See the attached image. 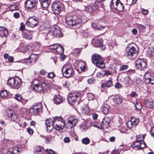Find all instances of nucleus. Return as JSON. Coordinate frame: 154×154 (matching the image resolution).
I'll return each instance as SVG.
<instances>
[{
  "label": "nucleus",
  "mask_w": 154,
  "mask_h": 154,
  "mask_svg": "<svg viewBox=\"0 0 154 154\" xmlns=\"http://www.w3.org/2000/svg\"><path fill=\"white\" fill-rule=\"evenodd\" d=\"M150 132L151 136L154 137V127L152 128Z\"/></svg>",
  "instance_id": "obj_64"
},
{
  "label": "nucleus",
  "mask_w": 154,
  "mask_h": 154,
  "mask_svg": "<svg viewBox=\"0 0 154 154\" xmlns=\"http://www.w3.org/2000/svg\"><path fill=\"white\" fill-rule=\"evenodd\" d=\"M106 86L107 87H109L112 86V80H109L106 82L105 83Z\"/></svg>",
  "instance_id": "obj_45"
},
{
  "label": "nucleus",
  "mask_w": 154,
  "mask_h": 154,
  "mask_svg": "<svg viewBox=\"0 0 154 154\" xmlns=\"http://www.w3.org/2000/svg\"><path fill=\"white\" fill-rule=\"evenodd\" d=\"M21 26L20 27V30L22 31V32L24 30H26L25 28V25L22 22L20 23Z\"/></svg>",
  "instance_id": "obj_51"
},
{
  "label": "nucleus",
  "mask_w": 154,
  "mask_h": 154,
  "mask_svg": "<svg viewBox=\"0 0 154 154\" xmlns=\"http://www.w3.org/2000/svg\"><path fill=\"white\" fill-rule=\"evenodd\" d=\"M103 40L102 38L95 39L94 42V46L98 47L102 46V48L104 50L105 47L103 45Z\"/></svg>",
  "instance_id": "obj_23"
},
{
  "label": "nucleus",
  "mask_w": 154,
  "mask_h": 154,
  "mask_svg": "<svg viewBox=\"0 0 154 154\" xmlns=\"http://www.w3.org/2000/svg\"><path fill=\"white\" fill-rule=\"evenodd\" d=\"M141 12L143 15H146L148 14V11L147 10L144 9L143 8H142L141 9Z\"/></svg>",
  "instance_id": "obj_63"
},
{
  "label": "nucleus",
  "mask_w": 154,
  "mask_h": 154,
  "mask_svg": "<svg viewBox=\"0 0 154 154\" xmlns=\"http://www.w3.org/2000/svg\"><path fill=\"white\" fill-rule=\"evenodd\" d=\"M82 49V48H75L73 52V54L76 56H79Z\"/></svg>",
  "instance_id": "obj_33"
},
{
  "label": "nucleus",
  "mask_w": 154,
  "mask_h": 154,
  "mask_svg": "<svg viewBox=\"0 0 154 154\" xmlns=\"http://www.w3.org/2000/svg\"><path fill=\"white\" fill-rule=\"evenodd\" d=\"M137 27L140 30H143L145 29L146 27L142 25L139 24H136Z\"/></svg>",
  "instance_id": "obj_43"
},
{
  "label": "nucleus",
  "mask_w": 154,
  "mask_h": 154,
  "mask_svg": "<svg viewBox=\"0 0 154 154\" xmlns=\"http://www.w3.org/2000/svg\"><path fill=\"white\" fill-rule=\"evenodd\" d=\"M65 21L67 25L71 26L80 25L82 22L81 20L76 16H67Z\"/></svg>",
  "instance_id": "obj_2"
},
{
  "label": "nucleus",
  "mask_w": 154,
  "mask_h": 154,
  "mask_svg": "<svg viewBox=\"0 0 154 154\" xmlns=\"http://www.w3.org/2000/svg\"><path fill=\"white\" fill-rule=\"evenodd\" d=\"M80 99V95L79 93L78 92H73L70 94L67 98L68 102L70 104L72 103H75L77 101V100Z\"/></svg>",
  "instance_id": "obj_10"
},
{
  "label": "nucleus",
  "mask_w": 154,
  "mask_h": 154,
  "mask_svg": "<svg viewBox=\"0 0 154 154\" xmlns=\"http://www.w3.org/2000/svg\"><path fill=\"white\" fill-rule=\"evenodd\" d=\"M88 82L89 84H93L94 83L95 79L94 78L89 79L88 80Z\"/></svg>",
  "instance_id": "obj_62"
},
{
  "label": "nucleus",
  "mask_w": 154,
  "mask_h": 154,
  "mask_svg": "<svg viewBox=\"0 0 154 154\" xmlns=\"http://www.w3.org/2000/svg\"><path fill=\"white\" fill-rule=\"evenodd\" d=\"M146 143L143 141H139L136 140L134 142L131 147L135 150L142 149L145 146Z\"/></svg>",
  "instance_id": "obj_13"
},
{
  "label": "nucleus",
  "mask_w": 154,
  "mask_h": 154,
  "mask_svg": "<svg viewBox=\"0 0 154 154\" xmlns=\"http://www.w3.org/2000/svg\"><path fill=\"white\" fill-rule=\"evenodd\" d=\"M36 5V3L35 0H27L25 2V7L29 9L35 7Z\"/></svg>",
  "instance_id": "obj_18"
},
{
  "label": "nucleus",
  "mask_w": 154,
  "mask_h": 154,
  "mask_svg": "<svg viewBox=\"0 0 154 154\" xmlns=\"http://www.w3.org/2000/svg\"><path fill=\"white\" fill-rule=\"evenodd\" d=\"M92 26L95 28H97L98 29H103L104 27L100 25V24L99 23H92Z\"/></svg>",
  "instance_id": "obj_29"
},
{
  "label": "nucleus",
  "mask_w": 154,
  "mask_h": 154,
  "mask_svg": "<svg viewBox=\"0 0 154 154\" xmlns=\"http://www.w3.org/2000/svg\"><path fill=\"white\" fill-rule=\"evenodd\" d=\"M42 151V149L41 147L39 146H35L34 149L35 154Z\"/></svg>",
  "instance_id": "obj_47"
},
{
  "label": "nucleus",
  "mask_w": 154,
  "mask_h": 154,
  "mask_svg": "<svg viewBox=\"0 0 154 154\" xmlns=\"http://www.w3.org/2000/svg\"><path fill=\"white\" fill-rule=\"evenodd\" d=\"M22 150L21 148L17 147H14L12 151H8L6 154H19Z\"/></svg>",
  "instance_id": "obj_26"
},
{
  "label": "nucleus",
  "mask_w": 154,
  "mask_h": 154,
  "mask_svg": "<svg viewBox=\"0 0 154 154\" xmlns=\"http://www.w3.org/2000/svg\"><path fill=\"white\" fill-rule=\"evenodd\" d=\"M7 113L8 117L10 118L12 121H14L17 119V116L13 110L8 109L7 110Z\"/></svg>",
  "instance_id": "obj_17"
},
{
  "label": "nucleus",
  "mask_w": 154,
  "mask_h": 154,
  "mask_svg": "<svg viewBox=\"0 0 154 154\" xmlns=\"http://www.w3.org/2000/svg\"><path fill=\"white\" fill-rule=\"evenodd\" d=\"M51 29L54 37H61L63 36L58 26L53 27Z\"/></svg>",
  "instance_id": "obj_15"
},
{
  "label": "nucleus",
  "mask_w": 154,
  "mask_h": 154,
  "mask_svg": "<svg viewBox=\"0 0 154 154\" xmlns=\"http://www.w3.org/2000/svg\"><path fill=\"white\" fill-rule=\"evenodd\" d=\"M41 6L44 8H46L48 7L51 3V1H48L40 2Z\"/></svg>",
  "instance_id": "obj_31"
},
{
  "label": "nucleus",
  "mask_w": 154,
  "mask_h": 154,
  "mask_svg": "<svg viewBox=\"0 0 154 154\" xmlns=\"http://www.w3.org/2000/svg\"><path fill=\"white\" fill-rule=\"evenodd\" d=\"M21 81L20 79L17 77L15 79L11 78L9 79L7 81L8 85L12 88H16L19 87L21 84Z\"/></svg>",
  "instance_id": "obj_6"
},
{
  "label": "nucleus",
  "mask_w": 154,
  "mask_h": 154,
  "mask_svg": "<svg viewBox=\"0 0 154 154\" xmlns=\"http://www.w3.org/2000/svg\"><path fill=\"white\" fill-rule=\"evenodd\" d=\"M46 151L48 154H54L55 153L54 151L51 149H47L46 150Z\"/></svg>",
  "instance_id": "obj_59"
},
{
  "label": "nucleus",
  "mask_w": 154,
  "mask_h": 154,
  "mask_svg": "<svg viewBox=\"0 0 154 154\" xmlns=\"http://www.w3.org/2000/svg\"><path fill=\"white\" fill-rule=\"evenodd\" d=\"M0 95L1 97L5 98L8 96V94L6 91L2 90L0 92Z\"/></svg>",
  "instance_id": "obj_38"
},
{
  "label": "nucleus",
  "mask_w": 154,
  "mask_h": 154,
  "mask_svg": "<svg viewBox=\"0 0 154 154\" xmlns=\"http://www.w3.org/2000/svg\"><path fill=\"white\" fill-rule=\"evenodd\" d=\"M59 44H54L51 47V48L52 49L54 50L55 51L56 50L57 48L58 47Z\"/></svg>",
  "instance_id": "obj_57"
},
{
  "label": "nucleus",
  "mask_w": 154,
  "mask_h": 154,
  "mask_svg": "<svg viewBox=\"0 0 154 154\" xmlns=\"http://www.w3.org/2000/svg\"><path fill=\"white\" fill-rule=\"evenodd\" d=\"M109 106L107 104H105L102 108V111L104 114H107L109 111Z\"/></svg>",
  "instance_id": "obj_30"
},
{
  "label": "nucleus",
  "mask_w": 154,
  "mask_h": 154,
  "mask_svg": "<svg viewBox=\"0 0 154 154\" xmlns=\"http://www.w3.org/2000/svg\"><path fill=\"white\" fill-rule=\"evenodd\" d=\"M92 63L96 66L99 68L103 69L105 67V65L102 57L100 55L95 54L92 56L91 59Z\"/></svg>",
  "instance_id": "obj_3"
},
{
  "label": "nucleus",
  "mask_w": 154,
  "mask_h": 154,
  "mask_svg": "<svg viewBox=\"0 0 154 154\" xmlns=\"http://www.w3.org/2000/svg\"><path fill=\"white\" fill-rule=\"evenodd\" d=\"M22 35L26 39H31L32 37V32L27 30H24L22 32Z\"/></svg>",
  "instance_id": "obj_21"
},
{
  "label": "nucleus",
  "mask_w": 154,
  "mask_h": 154,
  "mask_svg": "<svg viewBox=\"0 0 154 154\" xmlns=\"http://www.w3.org/2000/svg\"><path fill=\"white\" fill-rule=\"evenodd\" d=\"M64 48L60 45H59L55 51L58 54H62L63 53Z\"/></svg>",
  "instance_id": "obj_28"
},
{
  "label": "nucleus",
  "mask_w": 154,
  "mask_h": 154,
  "mask_svg": "<svg viewBox=\"0 0 154 154\" xmlns=\"http://www.w3.org/2000/svg\"><path fill=\"white\" fill-rule=\"evenodd\" d=\"M9 8L12 11L17 10L18 9V6L16 5H11L9 7Z\"/></svg>",
  "instance_id": "obj_42"
},
{
  "label": "nucleus",
  "mask_w": 154,
  "mask_h": 154,
  "mask_svg": "<svg viewBox=\"0 0 154 154\" xmlns=\"http://www.w3.org/2000/svg\"><path fill=\"white\" fill-rule=\"evenodd\" d=\"M39 110L36 109L33 106L30 109V113L32 115H36L38 114Z\"/></svg>",
  "instance_id": "obj_36"
},
{
  "label": "nucleus",
  "mask_w": 154,
  "mask_h": 154,
  "mask_svg": "<svg viewBox=\"0 0 154 154\" xmlns=\"http://www.w3.org/2000/svg\"><path fill=\"white\" fill-rule=\"evenodd\" d=\"M136 47V46L135 47L131 46V47H127L125 50V55L131 58L132 57L137 51Z\"/></svg>",
  "instance_id": "obj_12"
},
{
  "label": "nucleus",
  "mask_w": 154,
  "mask_h": 154,
  "mask_svg": "<svg viewBox=\"0 0 154 154\" xmlns=\"http://www.w3.org/2000/svg\"><path fill=\"white\" fill-rule=\"evenodd\" d=\"M63 75L66 78H69L73 76L74 72L72 66H69L66 67H63L62 69Z\"/></svg>",
  "instance_id": "obj_7"
},
{
  "label": "nucleus",
  "mask_w": 154,
  "mask_h": 154,
  "mask_svg": "<svg viewBox=\"0 0 154 154\" xmlns=\"http://www.w3.org/2000/svg\"><path fill=\"white\" fill-rule=\"evenodd\" d=\"M89 112V110L88 105L87 104L85 105L82 109V113L85 114H88Z\"/></svg>",
  "instance_id": "obj_35"
},
{
  "label": "nucleus",
  "mask_w": 154,
  "mask_h": 154,
  "mask_svg": "<svg viewBox=\"0 0 154 154\" xmlns=\"http://www.w3.org/2000/svg\"><path fill=\"white\" fill-rule=\"evenodd\" d=\"M110 6L111 9L120 11H123L124 8L123 4L120 2V0H111Z\"/></svg>",
  "instance_id": "obj_5"
},
{
  "label": "nucleus",
  "mask_w": 154,
  "mask_h": 154,
  "mask_svg": "<svg viewBox=\"0 0 154 154\" xmlns=\"http://www.w3.org/2000/svg\"><path fill=\"white\" fill-rule=\"evenodd\" d=\"M112 99V105L116 106L117 104H119L121 103L122 102V99L118 95H116L115 96L111 97Z\"/></svg>",
  "instance_id": "obj_16"
},
{
  "label": "nucleus",
  "mask_w": 154,
  "mask_h": 154,
  "mask_svg": "<svg viewBox=\"0 0 154 154\" xmlns=\"http://www.w3.org/2000/svg\"><path fill=\"white\" fill-rule=\"evenodd\" d=\"M122 86V85L118 82L116 83L115 85V87L116 88H120Z\"/></svg>",
  "instance_id": "obj_55"
},
{
  "label": "nucleus",
  "mask_w": 154,
  "mask_h": 154,
  "mask_svg": "<svg viewBox=\"0 0 154 154\" xmlns=\"http://www.w3.org/2000/svg\"><path fill=\"white\" fill-rule=\"evenodd\" d=\"M145 106L149 108H152L154 107V102L151 99L145 100L144 101Z\"/></svg>",
  "instance_id": "obj_25"
},
{
  "label": "nucleus",
  "mask_w": 154,
  "mask_h": 154,
  "mask_svg": "<svg viewBox=\"0 0 154 154\" xmlns=\"http://www.w3.org/2000/svg\"><path fill=\"white\" fill-rule=\"evenodd\" d=\"M33 88L37 92L43 94L50 91L49 85L45 82H43L41 85L38 83L35 84Z\"/></svg>",
  "instance_id": "obj_4"
},
{
  "label": "nucleus",
  "mask_w": 154,
  "mask_h": 154,
  "mask_svg": "<svg viewBox=\"0 0 154 154\" xmlns=\"http://www.w3.org/2000/svg\"><path fill=\"white\" fill-rule=\"evenodd\" d=\"M135 72V71L134 70L131 69L127 71L126 74L128 75H131Z\"/></svg>",
  "instance_id": "obj_58"
},
{
  "label": "nucleus",
  "mask_w": 154,
  "mask_h": 154,
  "mask_svg": "<svg viewBox=\"0 0 154 154\" xmlns=\"http://www.w3.org/2000/svg\"><path fill=\"white\" fill-rule=\"evenodd\" d=\"M130 121L135 126L137 125L139 122V119L134 117L131 118Z\"/></svg>",
  "instance_id": "obj_32"
},
{
  "label": "nucleus",
  "mask_w": 154,
  "mask_h": 154,
  "mask_svg": "<svg viewBox=\"0 0 154 154\" xmlns=\"http://www.w3.org/2000/svg\"><path fill=\"white\" fill-rule=\"evenodd\" d=\"M64 100V97L58 94L55 95L53 99V101L54 103L57 104H59L63 102Z\"/></svg>",
  "instance_id": "obj_19"
},
{
  "label": "nucleus",
  "mask_w": 154,
  "mask_h": 154,
  "mask_svg": "<svg viewBox=\"0 0 154 154\" xmlns=\"http://www.w3.org/2000/svg\"><path fill=\"white\" fill-rule=\"evenodd\" d=\"M26 59L27 60L26 61L27 63L33 64L35 63V61L37 60L38 57L37 55L32 54L30 55L28 58Z\"/></svg>",
  "instance_id": "obj_20"
},
{
  "label": "nucleus",
  "mask_w": 154,
  "mask_h": 154,
  "mask_svg": "<svg viewBox=\"0 0 154 154\" xmlns=\"http://www.w3.org/2000/svg\"><path fill=\"white\" fill-rule=\"evenodd\" d=\"M78 123L77 119L71 118L67 121V125L69 126V128H71L74 127Z\"/></svg>",
  "instance_id": "obj_24"
},
{
  "label": "nucleus",
  "mask_w": 154,
  "mask_h": 154,
  "mask_svg": "<svg viewBox=\"0 0 154 154\" xmlns=\"http://www.w3.org/2000/svg\"><path fill=\"white\" fill-rule=\"evenodd\" d=\"M135 107L137 109L140 110L142 108V105L140 102L137 101Z\"/></svg>",
  "instance_id": "obj_40"
},
{
  "label": "nucleus",
  "mask_w": 154,
  "mask_h": 154,
  "mask_svg": "<svg viewBox=\"0 0 154 154\" xmlns=\"http://www.w3.org/2000/svg\"><path fill=\"white\" fill-rule=\"evenodd\" d=\"M88 97L89 100H91L93 99L94 97V95L91 93H88Z\"/></svg>",
  "instance_id": "obj_56"
},
{
  "label": "nucleus",
  "mask_w": 154,
  "mask_h": 154,
  "mask_svg": "<svg viewBox=\"0 0 154 154\" xmlns=\"http://www.w3.org/2000/svg\"><path fill=\"white\" fill-rule=\"evenodd\" d=\"M55 76V74L53 72L48 73L47 75L48 78L51 79L53 78Z\"/></svg>",
  "instance_id": "obj_54"
},
{
  "label": "nucleus",
  "mask_w": 154,
  "mask_h": 154,
  "mask_svg": "<svg viewBox=\"0 0 154 154\" xmlns=\"http://www.w3.org/2000/svg\"><path fill=\"white\" fill-rule=\"evenodd\" d=\"M33 107L35 108V109L38 110L41 109L42 108V103H35Z\"/></svg>",
  "instance_id": "obj_34"
},
{
  "label": "nucleus",
  "mask_w": 154,
  "mask_h": 154,
  "mask_svg": "<svg viewBox=\"0 0 154 154\" xmlns=\"http://www.w3.org/2000/svg\"><path fill=\"white\" fill-rule=\"evenodd\" d=\"M82 143L85 145L89 144L90 142V140L88 137H85L82 140Z\"/></svg>",
  "instance_id": "obj_41"
},
{
  "label": "nucleus",
  "mask_w": 154,
  "mask_h": 154,
  "mask_svg": "<svg viewBox=\"0 0 154 154\" xmlns=\"http://www.w3.org/2000/svg\"><path fill=\"white\" fill-rule=\"evenodd\" d=\"M147 66V63L143 59L138 58L135 62L136 68L140 70H142Z\"/></svg>",
  "instance_id": "obj_9"
},
{
  "label": "nucleus",
  "mask_w": 154,
  "mask_h": 154,
  "mask_svg": "<svg viewBox=\"0 0 154 154\" xmlns=\"http://www.w3.org/2000/svg\"><path fill=\"white\" fill-rule=\"evenodd\" d=\"M130 78L128 76L124 77L122 80V83L125 85L129 83Z\"/></svg>",
  "instance_id": "obj_37"
},
{
  "label": "nucleus",
  "mask_w": 154,
  "mask_h": 154,
  "mask_svg": "<svg viewBox=\"0 0 154 154\" xmlns=\"http://www.w3.org/2000/svg\"><path fill=\"white\" fill-rule=\"evenodd\" d=\"M38 23V19L35 17H30L27 20L26 24L27 26L31 27L36 26Z\"/></svg>",
  "instance_id": "obj_14"
},
{
  "label": "nucleus",
  "mask_w": 154,
  "mask_h": 154,
  "mask_svg": "<svg viewBox=\"0 0 154 154\" xmlns=\"http://www.w3.org/2000/svg\"><path fill=\"white\" fill-rule=\"evenodd\" d=\"M131 97H134L137 96V94L134 91H132L130 94Z\"/></svg>",
  "instance_id": "obj_60"
},
{
  "label": "nucleus",
  "mask_w": 154,
  "mask_h": 154,
  "mask_svg": "<svg viewBox=\"0 0 154 154\" xmlns=\"http://www.w3.org/2000/svg\"><path fill=\"white\" fill-rule=\"evenodd\" d=\"M126 125L128 128L130 129L133 126H134V125H133L131 121L130 120L127 122L126 123Z\"/></svg>",
  "instance_id": "obj_52"
},
{
  "label": "nucleus",
  "mask_w": 154,
  "mask_h": 154,
  "mask_svg": "<svg viewBox=\"0 0 154 154\" xmlns=\"http://www.w3.org/2000/svg\"><path fill=\"white\" fill-rule=\"evenodd\" d=\"M52 124L54 128L58 131L62 130L65 126L64 120L60 117H56L54 118Z\"/></svg>",
  "instance_id": "obj_1"
},
{
  "label": "nucleus",
  "mask_w": 154,
  "mask_h": 154,
  "mask_svg": "<svg viewBox=\"0 0 154 154\" xmlns=\"http://www.w3.org/2000/svg\"><path fill=\"white\" fill-rule=\"evenodd\" d=\"M52 121L51 119H47L45 120V124L47 125H52Z\"/></svg>",
  "instance_id": "obj_48"
},
{
  "label": "nucleus",
  "mask_w": 154,
  "mask_h": 154,
  "mask_svg": "<svg viewBox=\"0 0 154 154\" xmlns=\"http://www.w3.org/2000/svg\"><path fill=\"white\" fill-rule=\"evenodd\" d=\"M128 67V66L127 65H122L119 68V71H123L126 69Z\"/></svg>",
  "instance_id": "obj_53"
},
{
  "label": "nucleus",
  "mask_w": 154,
  "mask_h": 154,
  "mask_svg": "<svg viewBox=\"0 0 154 154\" xmlns=\"http://www.w3.org/2000/svg\"><path fill=\"white\" fill-rule=\"evenodd\" d=\"M143 77L144 79V82L145 84H154V75L152 74L149 72H146L143 76Z\"/></svg>",
  "instance_id": "obj_11"
},
{
  "label": "nucleus",
  "mask_w": 154,
  "mask_h": 154,
  "mask_svg": "<svg viewBox=\"0 0 154 154\" xmlns=\"http://www.w3.org/2000/svg\"><path fill=\"white\" fill-rule=\"evenodd\" d=\"M26 131L30 135L32 134L33 133V130L30 128H27L26 129Z\"/></svg>",
  "instance_id": "obj_61"
},
{
  "label": "nucleus",
  "mask_w": 154,
  "mask_h": 154,
  "mask_svg": "<svg viewBox=\"0 0 154 154\" xmlns=\"http://www.w3.org/2000/svg\"><path fill=\"white\" fill-rule=\"evenodd\" d=\"M109 70L111 72V74L115 73L116 72V68L114 67H109L108 68Z\"/></svg>",
  "instance_id": "obj_50"
},
{
  "label": "nucleus",
  "mask_w": 154,
  "mask_h": 154,
  "mask_svg": "<svg viewBox=\"0 0 154 154\" xmlns=\"http://www.w3.org/2000/svg\"><path fill=\"white\" fill-rule=\"evenodd\" d=\"M8 33V30L3 27L0 26V36L6 37Z\"/></svg>",
  "instance_id": "obj_27"
},
{
  "label": "nucleus",
  "mask_w": 154,
  "mask_h": 154,
  "mask_svg": "<svg viewBox=\"0 0 154 154\" xmlns=\"http://www.w3.org/2000/svg\"><path fill=\"white\" fill-rule=\"evenodd\" d=\"M144 138V137L143 135H138L137 136L136 140L139 141H143L142 140Z\"/></svg>",
  "instance_id": "obj_46"
},
{
  "label": "nucleus",
  "mask_w": 154,
  "mask_h": 154,
  "mask_svg": "<svg viewBox=\"0 0 154 154\" xmlns=\"http://www.w3.org/2000/svg\"><path fill=\"white\" fill-rule=\"evenodd\" d=\"M46 126L47 128L46 131L48 132L49 133L50 132L52 129L54 128L53 124L52 125H47Z\"/></svg>",
  "instance_id": "obj_44"
},
{
  "label": "nucleus",
  "mask_w": 154,
  "mask_h": 154,
  "mask_svg": "<svg viewBox=\"0 0 154 154\" xmlns=\"http://www.w3.org/2000/svg\"><path fill=\"white\" fill-rule=\"evenodd\" d=\"M63 4L60 2H54L51 5V9L54 14H58L60 12L61 8L64 7Z\"/></svg>",
  "instance_id": "obj_8"
},
{
  "label": "nucleus",
  "mask_w": 154,
  "mask_h": 154,
  "mask_svg": "<svg viewBox=\"0 0 154 154\" xmlns=\"http://www.w3.org/2000/svg\"><path fill=\"white\" fill-rule=\"evenodd\" d=\"M14 98L18 101H20L23 98L20 95H18L17 94L15 95Z\"/></svg>",
  "instance_id": "obj_49"
},
{
  "label": "nucleus",
  "mask_w": 154,
  "mask_h": 154,
  "mask_svg": "<svg viewBox=\"0 0 154 154\" xmlns=\"http://www.w3.org/2000/svg\"><path fill=\"white\" fill-rule=\"evenodd\" d=\"M111 121V119L108 117H105L103 119L101 122L102 127L105 128H107L109 126Z\"/></svg>",
  "instance_id": "obj_22"
},
{
  "label": "nucleus",
  "mask_w": 154,
  "mask_h": 154,
  "mask_svg": "<svg viewBox=\"0 0 154 154\" xmlns=\"http://www.w3.org/2000/svg\"><path fill=\"white\" fill-rule=\"evenodd\" d=\"M47 36L48 38L49 39L53 38L54 37L51 29L49 30L48 33H47Z\"/></svg>",
  "instance_id": "obj_39"
}]
</instances>
